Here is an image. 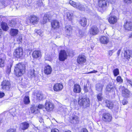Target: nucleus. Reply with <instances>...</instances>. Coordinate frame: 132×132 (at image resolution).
<instances>
[{
	"label": "nucleus",
	"mask_w": 132,
	"mask_h": 132,
	"mask_svg": "<svg viewBox=\"0 0 132 132\" xmlns=\"http://www.w3.org/2000/svg\"><path fill=\"white\" fill-rule=\"evenodd\" d=\"M17 41L19 44L22 42V39L21 36H20L18 38H17Z\"/></svg>",
	"instance_id": "obj_46"
},
{
	"label": "nucleus",
	"mask_w": 132,
	"mask_h": 132,
	"mask_svg": "<svg viewBox=\"0 0 132 132\" xmlns=\"http://www.w3.org/2000/svg\"><path fill=\"white\" fill-rule=\"evenodd\" d=\"M18 30L17 29H11L10 31V34L12 36H15L18 34Z\"/></svg>",
	"instance_id": "obj_31"
},
{
	"label": "nucleus",
	"mask_w": 132,
	"mask_h": 132,
	"mask_svg": "<svg viewBox=\"0 0 132 132\" xmlns=\"http://www.w3.org/2000/svg\"><path fill=\"white\" fill-rule=\"evenodd\" d=\"M44 106L43 105L39 104L38 105L37 108V109L38 108L39 109H42L44 108Z\"/></svg>",
	"instance_id": "obj_51"
},
{
	"label": "nucleus",
	"mask_w": 132,
	"mask_h": 132,
	"mask_svg": "<svg viewBox=\"0 0 132 132\" xmlns=\"http://www.w3.org/2000/svg\"><path fill=\"white\" fill-rule=\"evenodd\" d=\"M102 120L106 122H109L111 121L112 117L111 115L108 113H103L102 115Z\"/></svg>",
	"instance_id": "obj_3"
},
{
	"label": "nucleus",
	"mask_w": 132,
	"mask_h": 132,
	"mask_svg": "<svg viewBox=\"0 0 132 132\" xmlns=\"http://www.w3.org/2000/svg\"><path fill=\"white\" fill-rule=\"evenodd\" d=\"M109 1L111 3L113 4L115 2L116 0H109Z\"/></svg>",
	"instance_id": "obj_61"
},
{
	"label": "nucleus",
	"mask_w": 132,
	"mask_h": 132,
	"mask_svg": "<svg viewBox=\"0 0 132 132\" xmlns=\"http://www.w3.org/2000/svg\"><path fill=\"white\" fill-rule=\"evenodd\" d=\"M35 31L40 36L43 33V31L40 30H35Z\"/></svg>",
	"instance_id": "obj_45"
},
{
	"label": "nucleus",
	"mask_w": 132,
	"mask_h": 132,
	"mask_svg": "<svg viewBox=\"0 0 132 132\" xmlns=\"http://www.w3.org/2000/svg\"><path fill=\"white\" fill-rule=\"evenodd\" d=\"M121 52V50H119L118 51L117 53V54L118 55Z\"/></svg>",
	"instance_id": "obj_63"
},
{
	"label": "nucleus",
	"mask_w": 132,
	"mask_h": 132,
	"mask_svg": "<svg viewBox=\"0 0 132 132\" xmlns=\"http://www.w3.org/2000/svg\"><path fill=\"white\" fill-rule=\"evenodd\" d=\"M5 63V61L4 59L0 58V67H4V66Z\"/></svg>",
	"instance_id": "obj_40"
},
{
	"label": "nucleus",
	"mask_w": 132,
	"mask_h": 132,
	"mask_svg": "<svg viewBox=\"0 0 132 132\" xmlns=\"http://www.w3.org/2000/svg\"><path fill=\"white\" fill-rule=\"evenodd\" d=\"M89 33L92 35H97L99 32V30L97 26H92L89 30Z\"/></svg>",
	"instance_id": "obj_7"
},
{
	"label": "nucleus",
	"mask_w": 132,
	"mask_h": 132,
	"mask_svg": "<svg viewBox=\"0 0 132 132\" xmlns=\"http://www.w3.org/2000/svg\"><path fill=\"white\" fill-rule=\"evenodd\" d=\"M4 93L3 92H0V98L3 97L4 95Z\"/></svg>",
	"instance_id": "obj_59"
},
{
	"label": "nucleus",
	"mask_w": 132,
	"mask_h": 132,
	"mask_svg": "<svg viewBox=\"0 0 132 132\" xmlns=\"http://www.w3.org/2000/svg\"><path fill=\"white\" fill-rule=\"evenodd\" d=\"M28 76L30 77H36V74L35 73V70L33 68L31 69L28 71Z\"/></svg>",
	"instance_id": "obj_26"
},
{
	"label": "nucleus",
	"mask_w": 132,
	"mask_h": 132,
	"mask_svg": "<svg viewBox=\"0 0 132 132\" xmlns=\"http://www.w3.org/2000/svg\"><path fill=\"white\" fill-rule=\"evenodd\" d=\"M73 13H71L68 12L66 13L67 16L69 20L71 21L72 20L73 18Z\"/></svg>",
	"instance_id": "obj_32"
},
{
	"label": "nucleus",
	"mask_w": 132,
	"mask_h": 132,
	"mask_svg": "<svg viewBox=\"0 0 132 132\" xmlns=\"http://www.w3.org/2000/svg\"><path fill=\"white\" fill-rule=\"evenodd\" d=\"M84 89L85 91V92H88V90L87 89V87L86 86H85L84 87Z\"/></svg>",
	"instance_id": "obj_62"
},
{
	"label": "nucleus",
	"mask_w": 132,
	"mask_h": 132,
	"mask_svg": "<svg viewBox=\"0 0 132 132\" xmlns=\"http://www.w3.org/2000/svg\"><path fill=\"white\" fill-rule=\"evenodd\" d=\"M97 71L95 70H93V71L90 72L88 73H96L97 72Z\"/></svg>",
	"instance_id": "obj_58"
},
{
	"label": "nucleus",
	"mask_w": 132,
	"mask_h": 132,
	"mask_svg": "<svg viewBox=\"0 0 132 132\" xmlns=\"http://www.w3.org/2000/svg\"><path fill=\"white\" fill-rule=\"evenodd\" d=\"M51 17L52 15L50 13H48L45 14L43 18V21L42 22V23L43 24H45L47 22V20H49Z\"/></svg>",
	"instance_id": "obj_20"
},
{
	"label": "nucleus",
	"mask_w": 132,
	"mask_h": 132,
	"mask_svg": "<svg viewBox=\"0 0 132 132\" xmlns=\"http://www.w3.org/2000/svg\"><path fill=\"white\" fill-rule=\"evenodd\" d=\"M78 103L80 106H82L83 108H85L89 106V100L86 98L80 97L78 100Z\"/></svg>",
	"instance_id": "obj_2"
},
{
	"label": "nucleus",
	"mask_w": 132,
	"mask_h": 132,
	"mask_svg": "<svg viewBox=\"0 0 132 132\" xmlns=\"http://www.w3.org/2000/svg\"><path fill=\"white\" fill-rule=\"evenodd\" d=\"M65 31L66 34L69 36L71 34L72 32V27L69 25H67L65 27Z\"/></svg>",
	"instance_id": "obj_24"
},
{
	"label": "nucleus",
	"mask_w": 132,
	"mask_h": 132,
	"mask_svg": "<svg viewBox=\"0 0 132 132\" xmlns=\"http://www.w3.org/2000/svg\"><path fill=\"white\" fill-rule=\"evenodd\" d=\"M79 33L80 37H82L84 34V33L81 30H79Z\"/></svg>",
	"instance_id": "obj_52"
},
{
	"label": "nucleus",
	"mask_w": 132,
	"mask_h": 132,
	"mask_svg": "<svg viewBox=\"0 0 132 132\" xmlns=\"http://www.w3.org/2000/svg\"><path fill=\"white\" fill-rule=\"evenodd\" d=\"M4 4V0H0V4L3 5Z\"/></svg>",
	"instance_id": "obj_60"
},
{
	"label": "nucleus",
	"mask_w": 132,
	"mask_h": 132,
	"mask_svg": "<svg viewBox=\"0 0 132 132\" xmlns=\"http://www.w3.org/2000/svg\"><path fill=\"white\" fill-rule=\"evenodd\" d=\"M1 26L3 30L6 31L8 29V27L7 24L4 22H2L1 23Z\"/></svg>",
	"instance_id": "obj_33"
},
{
	"label": "nucleus",
	"mask_w": 132,
	"mask_h": 132,
	"mask_svg": "<svg viewBox=\"0 0 132 132\" xmlns=\"http://www.w3.org/2000/svg\"><path fill=\"white\" fill-rule=\"evenodd\" d=\"M79 5L77 6L76 8L81 11H84L85 10V7L83 5L79 3Z\"/></svg>",
	"instance_id": "obj_35"
},
{
	"label": "nucleus",
	"mask_w": 132,
	"mask_h": 132,
	"mask_svg": "<svg viewBox=\"0 0 132 132\" xmlns=\"http://www.w3.org/2000/svg\"><path fill=\"white\" fill-rule=\"evenodd\" d=\"M69 3L71 5L76 8L77 6L79 5V3H76L72 1H70Z\"/></svg>",
	"instance_id": "obj_36"
},
{
	"label": "nucleus",
	"mask_w": 132,
	"mask_h": 132,
	"mask_svg": "<svg viewBox=\"0 0 132 132\" xmlns=\"http://www.w3.org/2000/svg\"><path fill=\"white\" fill-rule=\"evenodd\" d=\"M107 2L106 0H98V5L99 7L103 8L107 6Z\"/></svg>",
	"instance_id": "obj_13"
},
{
	"label": "nucleus",
	"mask_w": 132,
	"mask_h": 132,
	"mask_svg": "<svg viewBox=\"0 0 132 132\" xmlns=\"http://www.w3.org/2000/svg\"><path fill=\"white\" fill-rule=\"evenodd\" d=\"M114 51L113 50L110 51L109 52V54L110 56L112 55V54L114 52Z\"/></svg>",
	"instance_id": "obj_57"
},
{
	"label": "nucleus",
	"mask_w": 132,
	"mask_h": 132,
	"mask_svg": "<svg viewBox=\"0 0 132 132\" xmlns=\"http://www.w3.org/2000/svg\"><path fill=\"white\" fill-rule=\"evenodd\" d=\"M103 85L100 83L97 84L96 85V90L99 92H101L102 90Z\"/></svg>",
	"instance_id": "obj_29"
},
{
	"label": "nucleus",
	"mask_w": 132,
	"mask_h": 132,
	"mask_svg": "<svg viewBox=\"0 0 132 132\" xmlns=\"http://www.w3.org/2000/svg\"><path fill=\"white\" fill-rule=\"evenodd\" d=\"M67 55L64 50H61L59 53V59L61 61H63L67 58Z\"/></svg>",
	"instance_id": "obj_6"
},
{
	"label": "nucleus",
	"mask_w": 132,
	"mask_h": 132,
	"mask_svg": "<svg viewBox=\"0 0 132 132\" xmlns=\"http://www.w3.org/2000/svg\"><path fill=\"white\" fill-rule=\"evenodd\" d=\"M43 5L42 0H37L36 5L38 7Z\"/></svg>",
	"instance_id": "obj_41"
},
{
	"label": "nucleus",
	"mask_w": 132,
	"mask_h": 132,
	"mask_svg": "<svg viewBox=\"0 0 132 132\" xmlns=\"http://www.w3.org/2000/svg\"><path fill=\"white\" fill-rule=\"evenodd\" d=\"M7 132H16V130L15 129L10 128L7 130Z\"/></svg>",
	"instance_id": "obj_49"
},
{
	"label": "nucleus",
	"mask_w": 132,
	"mask_h": 132,
	"mask_svg": "<svg viewBox=\"0 0 132 132\" xmlns=\"http://www.w3.org/2000/svg\"><path fill=\"white\" fill-rule=\"evenodd\" d=\"M103 103L106 107L110 109H112L113 106V103L110 101L107 100H104Z\"/></svg>",
	"instance_id": "obj_18"
},
{
	"label": "nucleus",
	"mask_w": 132,
	"mask_h": 132,
	"mask_svg": "<svg viewBox=\"0 0 132 132\" xmlns=\"http://www.w3.org/2000/svg\"><path fill=\"white\" fill-rule=\"evenodd\" d=\"M127 103V101L126 99H124L122 101V103L123 105L126 104Z\"/></svg>",
	"instance_id": "obj_53"
},
{
	"label": "nucleus",
	"mask_w": 132,
	"mask_h": 132,
	"mask_svg": "<svg viewBox=\"0 0 132 132\" xmlns=\"http://www.w3.org/2000/svg\"><path fill=\"white\" fill-rule=\"evenodd\" d=\"M80 132H88V131L86 129L83 128L80 130Z\"/></svg>",
	"instance_id": "obj_54"
},
{
	"label": "nucleus",
	"mask_w": 132,
	"mask_h": 132,
	"mask_svg": "<svg viewBox=\"0 0 132 132\" xmlns=\"http://www.w3.org/2000/svg\"><path fill=\"white\" fill-rule=\"evenodd\" d=\"M103 22V21L102 19H101L98 22V23H99L100 27H101V25L102 24V23Z\"/></svg>",
	"instance_id": "obj_56"
},
{
	"label": "nucleus",
	"mask_w": 132,
	"mask_h": 132,
	"mask_svg": "<svg viewBox=\"0 0 132 132\" xmlns=\"http://www.w3.org/2000/svg\"><path fill=\"white\" fill-rule=\"evenodd\" d=\"M72 120L73 121V123H78L79 121V118L77 116H75L73 117Z\"/></svg>",
	"instance_id": "obj_37"
},
{
	"label": "nucleus",
	"mask_w": 132,
	"mask_h": 132,
	"mask_svg": "<svg viewBox=\"0 0 132 132\" xmlns=\"http://www.w3.org/2000/svg\"><path fill=\"white\" fill-rule=\"evenodd\" d=\"M2 88L5 90H9L11 87V84L9 81L8 80H3L1 83Z\"/></svg>",
	"instance_id": "obj_4"
},
{
	"label": "nucleus",
	"mask_w": 132,
	"mask_h": 132,
	"mask_svg": "<svg viewBox=\"0 0 132 132\" xmlns=\"http://www.w3.org/2000/svg\"><path fill=\"white\" fill-rule=\"evenodd\" d=\"M126 80L127 83L129 84L132 86V80L127 79Z\"/></svg>",
	"instance_id": "obj_47"
},
{
	"label": "nucleus",
	"mask_w": 132,
	"mask_h": 132,
	"mask_svg": "<svg viewBox=\"0 0 132 132\" xmlns=\"http://www.w3.org/2000/svg\"><path fill=\"white\" fill-rule=\"evenodd\" d=\"M124 27L126 30L129 31L132 30V22L127 21L124 23Z\"/></svg>",
	"instance_id": "obj_11"
},
{
	"label": "nucleus",
	"mask_w": 132,
	"mask_h": 132,
	"mask_svg": "<svg viewBox=\"0 0 132 132\" xmlns=\"http://www.w3.org/2000/svg\"><path fill=\"white\" fill-rule=\"evenodd\" d=\"M63 87V86L61 84L57 83L54 85L53 88L55 91L58 92L61 90Z\"/></svg>",
	"instance_id": "obj_12"
},
{
	"label": "nucleus",
	"mask_w": 132,
	"mask_h": 132,
	"mask_svg": "<svg viewBox=\"0 0 132 132\" xmlns=\"http://www.w3.org/2000/svg\"><path fill=\"white\" fill-rule=\"evenodd\" d=\"M125 3L128 4L132 2V0H123Z\"/></svg>",
	"instance_id": "obj_50"
},
{
	"label": "nucleus",
	"mask_w": 132,
	"mask_h": 132,
	"mask_svg": "<svg viewBox=\"0 0 132 132\" xmlns=\"http://www.w3.org/2000/svg\"><path fill=\"white\" fill-rule=\"evenodd\" d=\"M52 27L54 29H57L60 27V23L57 20L53 21L51 23Z\"/></svg>",
	"instance_id": "obj_17"
},
{
	"label": "nucleus",
	"mask_w": 132,
	"mask_h": 132,
	"mask_svg": "<svg viewBox=\"0 0 132 132\" xmlns=\"http://www.w3.org/2000/svg\"><path fill=\"white\" fill-rule=\"evenodd\" d=\"M52 69L49 65L45 66L44 68V72L47 75L50 74L52 71Z\"/></svg>",
	"instance_id": "obj_23"
},
{
	"label": "nucleus",
	"mask_w": 132,
	"mask_h": 132,
	"mask_svg": "<svg viewBox=\"0 0 132 132\" xmlns=\"http://www.w3.org/2000/svg\"><path fill=\"white\" fill-rule=\"evenodd\" d=\"M32 57L35 59H37L41 56V52L39 51H34L32 54Z\"/></svg>",
	"instance_id": "obj_22"
},
{
	"label": "nucleus",
	"mask_w": 132,
	"mask_h": 132,
	"mask_svg": "<svg viewBox=\"0 0 132 132\" xmlns=\"http://www.w3.org/2000/svg\"><path fill=\"white\" fill-rule=\"evenodd\" d=\"M106 90L107 92L110 93L113 92L114 90L112 85L109 84L106 87Z\"/></svg>",
	"instance_id": "obj_27"
},
{
	"label": "nucleus",
	"mask_w": 132,
	"mask_h": 132,
	"mask_svg": "<svg viewBox=\"0 0 132 132\" xmlns=\"http://www.w3.org/2000/svg\"><path fill=\"white\" fill-rule=\"evenodd\" d=\"M36 98L37 100H41L43 98V94L39 93L37 94Z\"/></svg>",
	"instance_id": "obj_38"
},
{
	"label": "nucleus",
	"mask_w": 132,
	"mask_h": 132,
	"mask_svg": "<svg viewBox=\"0 0 132 132\" xmlns=\"http://www.w3.org/2000/svg\"><path fill=\"white\" fill-rule=\"evenodd\" d=\"M87 19L86 18H83L81 19L79 21V23L83 27H85L86 25Z\"/></svg>",
	"instance_id": "obj_28"
},
{
	"label": "nucleus",
	"mask_w": 132,
	"mask_h": 132,
	"mask_svg": "<svg viewBox=\"0 0 132 132\" xmlns=\"http://www.w3.org/2000/svg\"><path fill=\"white\" fill-rule=\"evenodd\" d=\"M12 65V64L11 63L8 64L7 66L6 72L7 74L9 75L11 71V68Z\"/></svg>",
	"instance_id": "obj_30"
},
{
	"label": "nucleus",
	"mask_w": 132,
	"mask_h": 132,
	"mask_svg": "<svg viewBox=\"0 0 132 132\" xmlns=\"http://www.w3.org/2000/svg\"><path fill=\"white\" fill-rule=\"evenodd\" d=\"M73 92L75 93H79L81 90L80 86L77 84H76L73 86Z\"/></svg>",
	"instance_id": "obj_16"
},
{
	"label": "nucleus",
	"mask_w": 132,
	"mask_h": 132,
	"mask_svg": "<svg viewBox=\"0 0 132 132\" xmlns=\"http://www.w3.org/2000/svg\"><path fill=\"white\" fill-rule=\"evenodd\" d=\"M113 72L114 76H117L119 73V69H114L113 71Z\"/></svg>",
	"instance_id": "obj_42"
},
{
	"label": "nucleus",
	"mask_w": 132,
	"mask_h": 132,
	"mask_svg": "<svg viewBox=\"0 0 132 132\" xmlns=\"http://www.w3.org/2000/svg\"><path fill=\"white\" fill-rule=\"evenodd\" d=\"M23 54V50L21 47H19L16 49L14 52V55L16 57L19 58Z\"/></svg>",
	"instance_id": "obj_5"
},
{
	"label": "nucleus",
	"mask_w": 132,
	"mask_h": 132,
	"mask_svg": "<svg viewBox=\"0 0 132 132\" xmlns=\"http://www.w3.org/2000/svg\"><path fill=\"white\" fill-rule=\"evenodd\" d=\"M30 23L33 24H37L39 20L38 18L34 15H31L29 17Z\"/></svg>",
	"instance_id": "obj_10"
},
{
	"label": "nucleus",
	"mask_w": 132,
	"mask_h": 132,
	"mask_svg": "<svg viewBox=\"0 0 132 132\" xmlns=\"http://www.w3.org/2000/svg\"><path fill=\"white\" fill-rule=\"evenodd\" d=\"M25 68L24 65L19 63L16 65L15 67L14 72L17 77L22 76L24 73Z\"/></svg>",
	"instance_id": "obj_1"
},
{
	"label": "nucleus",
	"mask_w": 132,
	"mask_h": 132,
	"mask_svg": "<svg viewBox=\"0 0 132 132\" xmlns=\"http://www.w3.org/2000/svg\"><path fill=\"white\" fill-rule=\"evenodd\" d=\"M108 21L110 23L113 24L117 22V19L114 16H111L108 19Z\"/></svg>",
	"instance_id": "obj_14"
},
{
	"label": "nucleus",
	"mask_w": 132,
	"mask_h": 132,
	"mask_svg": "<svg viewBox=\"0 0 132 132\" xmlns=\"http://www.w3.org/2000/svg\"><path fill=\"white\" fill-rule=\"evenodd\" d=\"M59 130L56 128L52 129V130L51 132H59Z\"/></svg>",
	"instance_id": "obj_55"
},
{
	"label": "nucleus",
	"mask_w": 132,
	"mask_h": 132,
	"mask_svg": "<svg viewBox=\"0 0 132 132\" xmlns=\"http://www.w3.org/2000/svg\"><path fill=\"white\" fill-rule=\"evenodd\" d=\"M14 21H12L10 23V26L12 27H14L16 24V23Z\"/></svg>",
	"instance_id": "obj_48"
},
{
	"label": "nucleus",
	"mask_w": 132,
	"mask_h": 132,
	"mask_svg": "<svg viewBox=\"0 0 132 132\" xmlns=\"http://www.w3.org/2000/svg\"><path fill=\"white\" fill-rule=\"evenodd\" d=\"M124 54V57L127 59H129L132 56V52L131 51H125Z\"/></svg>",
	"instance_id": "obj_25"
},
{
	"label": "nucleus",
	"mask_w": 132,
	"mask_h": 132,
	"mask_svg": "<svg viewBox=\"0 0 132 132\" xmlns=\"http://www.w3.org/2000/svg\"><path fill=\"white\" fill-rule=\"evenodd\" d=\"M24 103L26 104H29L30 103V101L29 96H26L24 98Z\"/></svg>",
	"instance_id": "obj_34"
},
{
	"label": "nucleus",
	"mask_w": 132,
	"mask_h": 132,
	"mask_svg": "<svg viewBox=\"0 0 132 132\" xmlns=\"http://www.w3.org/2000/svg\"><path fill=\"white\" fill-rule=\"evenodd\" d=\"M116 80L118 82H123V80L120 76H118L117 77Z\"/></svg>",
	"instance_id": "obj_44"
},
{
	"label": "nucleus",
	"mask_w": 132,
	"mask_h": 132,
	"mask_svg": "<svg viewBox=\"0 0 132 132\" xmlns=\"http://www.w3.org/2000/svg\"><path fill=\"white\" fill-rule=\"evenodd\" d=\"M45 106L46 110L48 111H52L54 108L53 104L49 101L46 102L45 103Z\"/></svg>",
	"instance_id": "obj_9"
},
{
	"label": "nucleus",
	"mask_w": 132,
	"mask_h": 132,
	"mask_svg": "<svg viewBox=\"0 0 132 132\" xmlns=\"http://www.w3.org/2000/svg\"><path fill=\"white\" fill-rule=\"evenodd\" d=\"M100 41L101 43L104 44H106L109 41L108 38L105 36H103L101 37Z\"/></svg>",
	"instance_id": "obj_19"
},
{
	"label": "nucleus",
	"mask_w": 132,
	"mask_h": 132,
	"mask_svg": "<svg viewBox=\"0 0 132 132\" xmlns=\"http://www.w3.org/2000/svg\"><path fill=\"white\" fill-rule=\"evenodd\" d=\"M29 127V123L26 122H22L20 125V128L23 130L28 129Z\"/></svg>",
	"instance_id": "obj_15"
},
{
	"label": "nucleus",
	"mask_w": 132,
	"mask_h": 132,
	"mask_svg": "<svg viewBox=\"0 0 132 132\" xmlns=\"http://www.w3.org/2000/svg\"><path fill=\"white\" fill-rule=\"evenodd\" d=\"M77 62L80 64H83L86 61V58L85 56L83 55H80L77 57Z\"/></svg>",
	"instance_id": "obj_8"
},
{
	"label": "nucleus",
	"mask_w": 132,
	"mask_h": 132,
	"mask_svg": "<svg viewBox=\"0 0 132 132\" xmlns=\"http://www.w3.org/2000/svg\"><path fill=\"white\" fill-rule=\"evenodd\" d=\"M97 98L98 101H101L103 99L102 94L99 93L98 94L97 96Z\"/></svg>",
	"instance_id": "obj_43"
},
{
	"label": "nucleus",
	"mask_w": 132,
	"mask_h": 132,
	"mask_svg": "<svg viewBox=\"0 0 132 132\" xmlns=\"http://www.w3.org/2000/svg\"><path fill=\"white\" fill-rule=\"evenodd\" d=\"M130 93V91L128 89H124L122 91V95L124 97L127 98L129 97Z\"/></svg>",
	"instance_id": "obj_21"
},
{
	"label": "nucleus",
	"mask_w": 132,
	"mask_h": 132,
	"mask_svg": "<svg viewBox=\"0 0 132 132\" xmlns=\"http://www.w3.org/2000/svg\"><path fill=\"white\" fill-rule=\"evenodd\" d=\"M129 37L130 38H132V33H131L130 34Z\"/></svg>",
	"instance_id": "obj_64"
},
{
	"label": "nucleus",
	"mask_w": 132,
	"mask_h": 132,
	"mask_svg": "<svg viewBox=\"0 0 132 132\" xmlns=\"http://www.w3.org/2000/svg\"><path fill=\"white\" fill-rule=\"evenodd\" d=\"M30 110L32 112L34 113L36 111L38 110V109H37V106H35L34 104H33L31 105Z\"/></svg>",
	"instance_id": "obj_39"
}]
</instances>
